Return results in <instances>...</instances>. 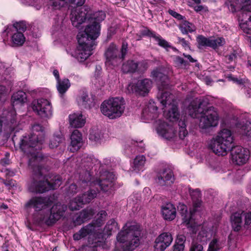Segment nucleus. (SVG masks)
I'll return each mask as SVG.
<instances>
[{
	"label": "nucleus",
	"instance_id": "f257e3e1",
	"mask_svg": "<svg viewBox=\"0 0 251 251\" xmlns=\"http://www.w3.org/2000/svg\"><path fill=\"white\" fill-rule=\"evenodd\" d=\"M44 160L43 154L40 152L33 153L29 158L28 166L32 175L27 183V188L30 193L42 194L56 189L62 183V179L59 176H53L50 181L45 179L40 165Z\"/></svg>",
	"mask_w": 251,
	"mask_h": 251
},
{
	"label": "nucleus",
	"instance_id": "f03ea898",
	"mask_svg": "<svg viewBox=\"0 0 251 251\" xmlns=\"http://www.w3.org/2000/svg\"><path fill=\"white\" fill-rule=\"evenodd\" d=\"M208 102L205 99L194 100L188 106V113L192 118L201 115L199 127L207 129L218 125L219 117L217 109L213 106H207Z\"/></svg>",
	"mask_w": 251,
	"mask_h": 251
},
{
	"label": "nucleus",
	"instance_id": "7ed1b4c3",
	"mask_svg": "<svg viewBox=\"0 0 251 251\" xmlns=\"http://www.w3.org/2000/svg\"><path fill=\"white\" fill-rule=\"evenodd\" d=\"M105 14L102 11L93 12L88 5H84L79 11H73L71 14V20L73 25L78 27L86 20L90 23L98 24L104 20Z\"/></svg>",
	"mask_w": 251,
	"mask_h": 251
},
{
	"label": "nucleus",
	"instance_id": "20e7f679",
	"mask_svg": "<svg viewBox=\"0 0 251 251\" xmlns=\"http://www.w3.org/2000/svg\"><path fill=\"white\" fill-rule=\"evenodd\" d=\"M123 229L118 234L117 240L123 243L124 251H132L139 245L140 231L137 226L128 225V224H126Z\"/></svg>",
	"mask_w": 251,
	"mask_h": 251
},
{
	"label": "nucleus",
	"instance_id": "39448f33",
	"mask_svg": "<svg viewBox=\"0 0 251 251\" xmlns=\"http://www.w3.org/2000/svg\"><path fill=\"white\" fill-rule=\"evenodd\" d=\"M33 133L31 136H25L21 140L20 146L21 150L25 153L31 155L36 152L33 151L41 149L42 144V135L44 128L39 124H34L32 126Z\"/></svg>",
	"mask_w": 251,
	"mask_h": 251
},
{
	"label": "nucleus",
	"instance_id": "423d86ee",
	"mask_svg": "<svg viewBox=\"0 0 251 251\" xmlns=\"http://www.w3.org/2000/svg\"><path fill=\"white\" fill-rule=\"evenodd\" d=\"M233 142V137L231 131L224 128L211 141L209 147L217 155L224 156L230 150Z\"/></svg>",
	"mask_w": 251,
	"mask_h": 251
},
{
	"label": "nucleus",
	"instance_id": "0eeeda50",
	"mask_svg": "<svg viewBox=\"0 0 251 251\" xmlns=\"http://www.w3.org/2000/svg\"><path fill=\"white\" fill-rule=\"evenodd\" d=\"M101 113L110 119L120 117L125 110L123 98L116 97L104 100L100 106Z\"/></svg>",
	"mask_w": 251,
	"mask_h": 251
},
{
	"label": "nucleus",
	"instance_id": "6e6552de",
	"mask_svg": "<svg viewBox=\"0 0 251 251\" xmlns=\"http://www.w3.org/2000/svg\"><path fill=\"white\" fill-rule=\"evenodd\" d=\"M127 51V44L123 42L120 50V54L116 46L111 43L105 52V63L107 65L117 66L122 62Z\"/></svg>",
	"mask_w": 251,
	"mask_h": 251
},
{
	"label": "nucleus",
	"instance_id": "1a4fd4ad",
	"mask_svg": "<svg viewBox=\"0 0 251 251\" xmlns=\"http://www.w3.org/2000/svg\"><path fill=\"white\" fill-rule=\"evenodd\" d=\"M66 209V205L57 203L44 211L46 215L41 217L40 220L48 226H51L63 216Z\"/></svg>",
	"mask_w": 251,
	"mask_h": 251
},
{
	"label": "nucleus",
	"instance_id": "9d476101",
	"mask_svg": "<svg viewBox=\"0 0 251 251\" xmlns=\"http://www.w3.org/2000/svg\"><path fill=\"white\" fill-rule=\"evenodd\" d=\"M84 32H79L77 35L78 43L81 44L84 42L87 44L95 45L94 40L99 36L100 25L98 24L89 22Z\"/></svg>",
	"mask_w": 251,
	"mask_h": 251
},
{
	"label": "nucleus",
	"instance_id": "9b49d317",
	"mask_svg": "<svg viewBox=\"0 0 251 251\" xmlns=\"http://www.w3.org/2000/svg\"><path fill=\"white\" fill-rule=\"evenodd\" d=\"M32 108L34 112L41 118L47 119L52 116L51 103L47 100H34L32 102Z\"/></svg>",
	"mask_w": 251,
	"mask_h": 251
},
{
	"label": "nucleus",
	"instance_id": "f8f14e48",
	"mask_svg": "<svg viewBox=\"0 0 251 251\" xmlns=\"http://www.w3.org/2000/svg\"><path fill=\"white\" fill-rule=\"evenodd\" d=\"M52 204V201L48 197L34 196L25 204L26 209L33 208L35 211H45L49 209Z\"/></svg>",
	"mask_w": 251,
	"mask_h": 251
},
{
	"label": "nucleus",
	"instance_id": "ddd939ff",
	"mask_svg": "<svg viewBox=\"0 0 251 251\" xmlns=\"http://www.w3.org/2000/svg\"><path fill=\"white\" fill-rule=\"evenodd\" d=\"M107 213L104 210L100 211L99 214V216L95 223H91L81 228L77 232L75 233L73 238L75 240H79L86 236L92 234L95 230L96 225L100 226L103 224L104 218L106 216Z\"/></svg>",
	"mask_w": 251,
	"mask_h": 251
},
{
	"label": "nucleus",
	"instance_id": "4468645a",
	"mask_svg": "<svg viewBox=\"0 0 251 251\" xmlns=\"http://www.w3.org/2000/svg\"><path fill=\"white\" fill-rule=\"evenodd\" d=\"M152 81L148 78L139 80L136 83L128 84L127 90L129 93H136L144 95L148 93L152 87Z\"/></svg>",
	"mask_w": 251,
	"mask_h": 251
},
{
	"label": "nucleus",
	"instance_id": "2eb2a0df",
	"mask_svg": "<svg viewBox=\"0 0 251 251\" xmlns=\"http://www.w3.org/2000/svg\"><path fill=\"white\" fill-rule=\"evenodd\" d=\"M232 161L237 165L245 164L250 157V152L247 149L241 146H236L230 149Z\"/></svg>",
	"mask_w": 251,
	"mask_h": 251
},
{
	"label": "nucleus",
	"instance_id": "dca6fc26",
	"mask_svg": "<svg viewBox=\"0 0 251 251\" xmlns=\"http://www.w3.org/2000/svg\"><path fill=\"white\" fill-rule=\"evenodd\" d=\"M243 217L245 225H249L251 224V212H236L231 215L230 219L232 228L234 231H238L240 230Z\"/></svg>",
	"mask_w": 251,
	"mask_h": 251
},
{
	"label": "nucleus",
	"instance_id": "f3484780",
	"mask_svg": "<svg viewBox=\"0 0 251 251\" xmlns=\"http://www.w3.org/2000/svg\"><path fill=\"white\" fill-rule=\"evenodd\" d=\"M172 234L169 232H164L160 234L155 239L154 247L155 251H164L173 241Z\"/></svg>",
	"mask_w": 251,
	"mask_h": 251
},
{
	"label": "nucleus",
	"instance_id": "a211bd4d",
	"mask_svg": "<svg viewBox=\"0 0 251 251\" xmlns=\"http://www.w3.org/2000/svg\"><path fill=\"white\" fill-rule=\"evenodd\" d=\"M174 181L173 173L169 169L160 171L158 173L156 178V182L161 186H171Z\"/></svg>",
	"mask_w": 251,
	"mask_h": 251
},
{
	"label": "nucleus",
	"instance_id": "6ab92c4d",
	"mask_svg": "<svg viewBox=\"0 0 251 251\" xmlns=\"http://www.w3.org/2000/svg\"><path fill=\"white\" fill-rule=\"evenodd\" d=\"M79 46L76 50V57L81 62H82L87 59L91 54L94 45L87 44V42H84L81 44L78 43Z\"/></svg>",
	"mask_w": 251,
	"mask_h": 251
},
{
	"label": "nucleus",
	"instance_id": "aec40b11",
	"mask_svg": "<svg viewBox=\"0 0 251 251\" xmlns=\"http://www.w3.org/2000/svg\"><path fill=\"white\" fill-rule=\"evenodd\" d=\"M158 125L156 130L160 136L168 140L175 136L176 132L172 126L161 120L158 121Z\"/></svg>",
	"mask_w": 251,
	"mask_h": 251
},
{
	"label": "nucleus",
	"instance_id": "412c9836",
	"mask_svg": "<svg viewBox=\"0 0 251 251\" xmlns=\"http://www.w3.org/2000/svg\"><path fill=\"white\" fill-rule=\"evenodd\" d=\"M83 143L81 133L77 129L75 130L71 136V143L69 150L72 152L79 150L82 146Z\"/></svg>",
	"mask_w": 251,
	"mask_h": 251
},
{
	"label": "nucleus",
	"instance_id": "4be33fe9",
	"mask_svg": "<svg viewBox=\"0 0 251 251\" xmlns=\"http://www.w3.org/2000/svg\"><path fill=\"white\" fill-rule=\"evenodd\" d=\"M105 177H102L100 180L96 181L95 185H98L104 192H107L112 186L114 176L112 173L107 172L105 174Z\"/></svg>",
	"mask_w": 251,
	"mask_h": 251
},
{
	"label": "nucleus",
	"instance_id": "5701e85b",
	"mask_svg": "<svg viewBox=\"0 0 251 251\" xmlns=\"http://www.w3.org/2000/svg\"><path fill=\"white\" fill-rule=\"evenodd\" d=\"M177 210L178 213L181 215L183 222L188 225L192 220L193 214L197 210L193 208V210H190V212H188L187 206L184 204L179 203L177 206Z\"/></svg>",
	"mask_w": 251,
	"mask_h": 251
},
{
	"label": "nucleus",
	"instance_id": "b1692460",
	"mask_svg": "<svg viewBox=\"0 0 251 251\" xmlns=\"http://www.w3.org/2000/svg\"><path fill=\"white\" fill-rule=\"evenodd\" d=\"M27 28L25 22L21 21L14 24L12 25H8L2 32V35L7 36L11 32H21L23 33Z\"/></svg>",
	"mask_w": 251,
	"mask_h": 251
},
{
	"label": "nucleus",
	"instance_id": "393cba45",
	"mask_svg": "<svg viewBox=\"0 0 251 251\" xmlns=\"http://www.w3.org/2000/svg\"><path fill=\"white\" fill-rule=\"evenodd\" d=\"M162 213L164 218L166 220L172 221L176 216V208L171 203H167L162 207Z\"/></svg>",
	"mask_w": 251,
	"mask_h": 251
},
{
	"label": "nucleus",
	"instance_id": "a878e982",
	"mask_svg": "<svg viewBox=\"0 0 251 251\" xmlns=\"http://www.w3.org/2000/svg\"><path fill=\"white\" fill-rule=\"evenodd\" d=\"M69 123L72 127L79 128L84 125L85 120L81 113H74L69 116Z\"/></svg>",
	"mask_w": 251,
	"mask_h": 251
},
{
	"label": "nucleus",
	"instance_id": "bb28decb",
	"mask_svg": "<svg viewBox=\"0 0 251 251\" xmlns=\"http://www.w3.org/2000/svg\"><path fill=\"white\" fill-rule=\"evenodd\" d=\"M152 76L155 80L162 86H165L168 83V76L160 69H156L152 71Z\"/></svg>",
	"mask_w": 251,
	"mask_h": 251
},
{
	"label": "nucleus",
	"instance_id": "cd10ccee",
	"mask_svg": "<svg viewBox=\"0 0 251 251\" xmlns=\"http://www.w3.org/2000/svg\"><path fill=\"white\" fill-rule=\"evenodd\" d=\"M11 46L13 47L22 46L25 42V38L23 33L21 32H11Z\"/></svg>",
	"mask_w": 251,
	"mask_h": 251
},
{
	"label": "nucleus",
	"instance_id": "c85d7f7f",
	"mask_svg": "<svg viewBox=\"0 0 251 251\" xmlns=\"http://www.w3.org/2000/svg\"><path fill=\"white\" fill-rule=\"evenodd\" d=\"M157 99L163 107L167 104L171 105L174 100V96L169 92H160L158 94Z\"/></svg>",
	"mask_w": 251,
	"mask_h": 251
},
{
	"label": "nucleus",
	"instance_id": "c756f323",
	"mask_svg": "<svg viewBox=\"0 0 251 251\" xmlns=\"http://www.w3.org/2000/svg\"><path fill=\"white\" fill-rule=\"evenodd\" d=\"M26 100V95L23 91H19L13 94L11 97V102L13 106L23 104Z\"/></svg>",
	"mask_w": 251,
	"mask_h": 251
},
{
	"label": "nucleus",
	"instance_id": "7c9ffc66",
	"mask_svg": "<svg viewBox=\"0 0 251 251\" xmlns=\"http://www.w3.org/2000/svg\"><path fill=\"white\" fill-rule=\"evenodd\" d=\"M190 193L193 200L194 208L197 210L201 205V193L198 189L190 190Z\"/></svg>",
	"mask_w": 251,
	"mask_h": 251
},
{
	"label": "nucleus",
	"instance_id": "2f4dec72",
	"mask_svg": "<svg viewBox=\"0 0 251 251\" xmlns=\"http://www.w3.org/2000/svg\"><path fill=\"white\" fill-rule=\"evenodd\" d=\"M64 141V138L61 134H54L50 139L49 147L51 149L56 148Z\"/></svg>",
	"mask_w": 251,
	"mask_h": 251
},
{
	"label": "nucleus",
	"instance_id": "473e14b6",
	"mask_svg": "<svg viewBox=\"0 0 251 251\" xmlns=\"http://www.w3.org/2000/svg\"><path fill=\"white\" fill-rule=\"evenodd\" d=\"M164 114L167 119L172 122L177 121L179 116L177 107L175 104L171 105V109Z\"/></svg>",
	"mask_w": 251,
	"mask_h": 251
},
{
	"label": "nucleus",
	"instance_id": "72a5a7b5",
	"mask_svg": "<svg viewBox=\"0 0 251 251\" xmlns=\"http://www.w3.org/2000/svg\"><path fill=\"white\" fill-rule=\"evenodd\" d=\"M98 190L91 189L80 196V202L83 204L89 203L92 200L96 197Z\"/></svg>",
	"mask_w": 251,
	"mask_h": 251
},
{
	"label": "nucleus",
	"instance_id": "f704fd0d",
	"mask_svg": "<svg viewBox=\"0 0 251 251\" xmlns=\"http://www.w3.org/2000/svg\"><path fill=\"white\" fill-rule=\"evenodd\" d=\"M179 28L183 34H187L188 32H192L196 30L195 26L192 23L184 20L179 24Z\"/></svg>",
	"mask_w": 251,
	"mask_h": 251
},
{
	"label": "nucleus",
	"instance_id": "c9c22d12",
	"mask_svg": "<svg viewBox=\"0 0 251 251\" xmlns=\"http://www.w3.org/2000/svg\"><path fill=\"white\" fill-rule=\"evenodd\" d=\"M138 64L133 60H128L124 63L122 70L125 73H134L138 69Z\"/></svg>",
	"mask_w": 251,
	"mask_h": 251
},
{
	"label": "nucleus",
	"instance_id": "e433bc0d",
	"mask_svg": "<svg viewBox=\"0 0 251 251\" xmlns=\"http://www.w3.org/2000/svg\"><path fill=\"white\" fill-rule=\"evenodd\" d=\"M70 83L68 79L65 78L61 80L57 81V89L60 94L61 96L62 97L63 94L66 93L69 88L70 87Z\"/></svg>",
	"mask_w": 251,
	"mask_h": 251
},
{
	"label": "nucleus",
	"instance_id": "4c0bfd02",
	"mask_svg": "<svg viewBox=\"0 0 251 251\" xmlns=\"http://www.w3.org/2000/svg\"><path fill=\"white\" fill-rule=\"evenodd\" d=\"M118 229L117 223L114 219H111L107 222L104 231L108 235H110L112 231H116Z\"/></svg>",
	"mask_w": 251,
	"mask_h": 251
},
{
	"label": "nucleus",
	"instance_id": "58836bf2",
	"mask_svg": "<svg viewBox=\"0 0 251 251\" xmlns=\"http://www.w3.org/2000/svg\"><path fill=\"white\" fill-rule=\"evenodd\" d=\"M238 19L240 23H245L246 21L251 20V10L245 9L244 5L239 13Z\"/></svg>",
	"mask_w": 251,
	"mask_h": 251
},
{
	"label": "nucleus",
	"instance_id": "ea45409f",
	"mask_svg": "<svg viewBox=\"0 0 251 251\" xmlns=\"http://www.w3.org/2000/svg\"><path fill=\"white\" fill-rule=\"evenodd\" d=\"M80 195L72 199L69 203V209L72 211L79 210L82 207V205H83V204L80 202Z\"/></svg>",
	"mask_w": 251,
	"mask_h": 251
},
{
	"label": "nucleus",
	"instance_id": "a19ab883",
	"mask_svg": "<svg viewBox=\"0 0 251 251\" xmlns=\"http://www.w3.org/2000/svg\"><path fill=\"white\" fill-rule=\"evenodd\" d=\"M223 247V243L218 239H213L209 243L207 251H219Z\"/></svg>",
	"mask_w": 251,
	"mask_h": 251
},
{
	"label": "nucleus",
	"instance_id": "79ce46f5",
	"mask_svg": "<svg viewBox=\"0 0 251 251\" xmlns=\"http://www.w3.org/2000/svg\"><path fill=\"white\" fill-rule=\"evenodd\" d=\"M156 42L158 44L164 48L167 51H169V49H172L174 51L179 52L178 50L176 48L171 46L170 44L165 39H163L161 37H156Z\"/></svg>",
	"mask_w": 251,
	"mask_h": 251
},
{
	"label": "nucleus",
	"instance_id": "37998d69",
	"mask_svg": "<svg viewBox=\"0 0 251 251\" xmlns=\"http://www.w3.org/2000/svg\"><path fill=\"white\" fill-rule=\"evenodd\" d=\"M226 43L225 39L223 37L217 38H210L209 47L214 49L223 46Z\"/></svg>",
	"mask_w": 251,
	"mask_h": 251
},
{
	"label": "nucleus",
	"instance_id": "c03bdc74",
	"mask_svg": "<svg viewBox=\"0 0 251 251\" xmlns=\"http://www.w3.org/2000/svg\"><path fill=\"white\" fill-rule=\"evenodd\" d=\"M198 47L201 49L203 47H209L210 45V38H206L202 35H199L197 38Z\"/></svg>",
	"mask_w": 251,
	"mask_h": 251
},
{
	"label": "nucleus",
	"instance_id": "a18cd8bd",
	"mask_svg": "<svg viewBox=\"0 0 251 251\" xmlns=\"http://www.w3.org/2000/svg\"><path fill=\"white\" fill-rule=\"evenodd\" d=\"M89 98L87 94L84 93L80 96L77 99V102L79 105L83 106L85 108H89L90 105L88 103Z\"/></svg>",
	"mask_w": 251,
	"mask_h": 251
},
{
	"label": "nucleus",
	"instance_id": "49530a36",
	"mask_svg": "<svg viewBox=\"0 0 251 251\" xmlns=\"http://www.w3.org/2000/svg\"><path fill=\"white\" fill-rule=\"evenodd\" d=\"M178 125L179 126V137L181 139H183L188 134L185 124L184 121L180 120L179 121Z\"/></svg>",
	"mask_w": 251,
	"mask_h": 251
},
{
	"label": "nucleus",
	"instance_id": "de8ad7c7",
	"mask_svg": "<svg viewBox=\"0 0 251 251\" xmlns=\"http://www.w3.org/2000/svg\"><path fill=\"white\" fill-rule=\"evenodd\" d=\"M237 126L241 129L243 134L247 136L251 135V123L250 122H246L243 125L239 124Z\"/></svg>",
	"mask_w": 251,
	"mask_h": 251
},
{
	"label": "nucleus",
	"instance_id": "09e8293b",
	"mask_svg": "<svg viewBox=\"0 0 251 251\" xmlns=\"http://www.w3.org/2000/svg\"><path fill=\"white\" fill-rule=\"evenodd\" d=\"M66 0H50L49 4L53 9H58L63 6L66 3Z\"/></svg>",
	"mask_w": 251,
	"mask_h": 251
},
{
	"label": "nucleus",
	"instance_id": "8fccbe9b",
	"mask_svg": "<svg viewBox=\"0 0 251 251\" xmlns=\"http://www.w3.org/2000/svg\"><path fill=\"white\" fill-rule=\"evenodd\" d=\"M145 161V157L144 155L137 156L133 162L134 167L139 169L144 165Z\"/></svg>",
	"mask_w": 251,
	"mask_h": 251
},
{
	"label": "nucleus",
	"instance_id": "3c124183",
	"mask_svg": "<svg viewBox=\"0 0 251 251\" xmlns=\"http://www.w3.org/2000/svg\"><path fill=\"white\" fill-rule=\"evenodd\" d=\"M240 26L243 31L247 34L251 33V19L245 23H240Z\"/></svg>",
	"mask_w": 251,
	"mask_h": 251
},
{
	"label": "nucleus",
	"instance_id": "603ef678",
	"mask_svg": "<svg viewBox=\"0 0 251 251\" xmlns=\"http://www.w3.org/2000/svg\"><path fill=\"white\" fill-rule=\"evenodd\" d=\"M84 221H86L92 217L94 214L93 211L92 209H85L82 210L80 213Z\"/></svg>",
	"mask_w": 251,
	"mask_h": 251
},
{
	"label": "nucleus",
	"instance_id": "864d4df0",
	"mask_svg": "<svg viewBox=\"0 0 251 251\" xmlns=\"http://www.w3.org/2000/svg\"><path fill=\"white\" fill-rule=\"evenodd\" d=\"M157 107L155 105L154 101L152 100H150L147 107L144 108V114H146L148 111H151L152 112L157 113Z\"/></svg>",
	"mask_w": 251,
	"mask_h": 251
},
{
	"label": "nucleus",
	"instance_id": "5fc2aeb1",
	"mask_svg": "<svg viewBox=\"0 0 251 251\" xmlns=\"http://www.w3.org/2000/svg\"><path fill=\"white\" fill-rule=\"evenodd\" d=\"M173 61L176 66L178 67L185 66L187 64L186 61L182 57L178 56H173Z\"/></svg>",
	"mask_w": 251,
	"mask_h": 251
},
{
	"label": "nucleus",
	"instance_id": "6e6d98bb",
	"mask_svg": "<svg viewBox=\"0 0 251 251\" xmlns=\"http://www.w3.org/2000/svg\"><path fill=\"white\" fill-rule=\"evenodd\" d=\"M157 116V113L152 112L151 111H148L146 114H144V109L142 112V118L146 120H152L155 118Z\"/></svg>",
	"mask_w": 251,
	"mask_h": 251
},
{
	"label": "nucleus",
	"instance_id": "4d7b16f0",
	"mask_svg": "<svg viewBox=\"0 0 251 251\" xmlns=\"http://www.w3.org/2000/svg\"><path fill=\"white\" fill-rule=\"evenodd\" d=\"M140 34L142 36H147L150 37H152L154 38V39L156 41V37H158L157 36L155 35V34L150 30L147 27H143L142 29L140 30Z\"/></svg>",
	"mask_w": 251,
	"mask_h": 251
},
{
	"label": "nucleus",
	"instance_id": "13d9d810",
	"mask_svg": "<svg viewBox=\"0 0 251 251\" xmlns=\"http://www.w3.org/2000/svg\"><path fill=\"white\" fill-rule=\"evenodd\" d=\"M100 137V134L99 131H93L91 132L89 135V139L95 142L99 141Z\"/></svg>",
	"mask_w": 251,
	"mask_h": 251
},
{
	"label": "nucleus",
	"instance_id": "bf43d9fd",
	"mask_svg": "<svg viewBox=\"0 0 251 251\" xmlns=\"http://www.w3.org/2000/svg\"><path fill=\"white\" fill-rule=\"evenodd\" d=\"M86 162L88 163L87 165L89 168L93 167V166L98 165L99 164V161L95 158H92L91 157H89L86 158Z\"/></svg>",
	"mask_w": 251,
	"mask_h": 251
},
{
	"label": "nucleus",
	"instance_id": "052dcab7",
	"mask_svg": "<svg viewBox=\"0 0 251 251\" xmlns=\"http://www.w3.org/2000/svg\"><path fill=\"white\" fill-rule=\"evenodd\" d=\"M189 251H203V246L198 243H193Z\"/></svg>",
	"mask_w": 251,
	"mask_h": 251
},
{
	"label": "nucleus",
	"instance_id": "680f3d73",
	"mask_svg": "<svg viewBox=\"0 0 251 251\" xmlns=\"http://www.w3.org/2000/svg\"><path fill=\"white\" fill-rule=\"evenodd\" d=\"M85 2V0H69L70 3L72 6H81Z\"/></svg>",
	"mask_w": 251,
	"mask_h": 251
},
{
	"label": "nucleus",
	"instance_id": "e2e57ef3",
	"mask_svg": "<svg viewBox=\"0 0 251 251\" xmlns=\"http://www.w3.org/2000/svg\"><path fill=\"white\" fill-rule=\"evenodd\" d=\"M168 13L173 17L175 18L176 19L178 20H183L184 19V17H183L181 15L179 14V13L176 12V11L173 10H169Z\"/></svg>",
	"mask_w": 251,
	"mask_h": 251
},
{
	"label": "nucleus",
	"instance_id": "0e129e2a",
	"mask_svg": "<svg viewBox=\"0 0 251 251\" xmlns=\"http://www.w3.org/2000/svg\"><path fill=\"white\" fill-rule=\"evenodd\" d=\"M84 222V220L83 219L80 213H79L78 215L74 220V224L75 226H79Z\"/></svg>",
	"mask_w": 251,
	"mask_h": 251
},
{
	"label": "nucleus",
	"instance_id": "69168bd1",
	"mask_svg": "<svg viewBox=\"0 0 251 251\" xmlns=\"http://www.w3.org/2000/svg\"><path fill=\"white\" fill-rule=\"evenodd\" d=\"M68 194L74 195L77 193V186L75 184H71L68 189Z\"/></svg>",
	"mask_w": 251,
	"mask_h": 251
},
{
	"label": "nucleus",
	"instance_id": "338daca9",
	"mask_svg": "<svg viewBox=\"0 0 251 251\" xmlns=\"http://www.w3.org/2000/svg\"><path fill=\"white\" fill-rule=\"evenodd\" d=\"M186 241V237L183 235H179L177 237L176 240V243L178 245H184V243Z\"/></svg>",
	"mask_w": 251,
	"mask_h": 251
},
{
	"label": "nucleus",
	"instance_id": "774afa93",
	"mask_svg": "<svg viewBox=\"0 0 251 251\" xmlns=\"http://www.w3.org/2000/svg\"><path fill=\"white\" fill-rule=\"evenodd\" d=\"M15 112L14 111H12L10 113H8L7 116V119L8 120H9L11 124L13 125L15 122Z\"/></svg>",
	"mask_w": 251,
	"mask_h": 251
}]
</instances>
